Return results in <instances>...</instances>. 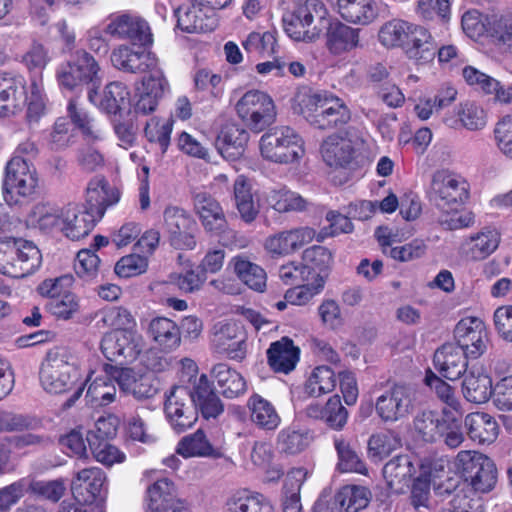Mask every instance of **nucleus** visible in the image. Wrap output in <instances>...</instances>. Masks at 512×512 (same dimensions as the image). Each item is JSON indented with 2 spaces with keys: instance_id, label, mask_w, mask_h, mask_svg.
Wrapping results in <instances>:
<instances>
[{
  "instance_id": "obj_55",
  "label": "nucleus",
  "mask_w": 512,
  "mask_h": 512,
  "mask_svg": "<svg viewBox=\"0 0 512 512\" xmlns=\"http://www.w3.org/2000/svg\"><path fill=\"white\" fill-rule=\"evenodd\" d=\"M108 184L103 178H94L86 189V205H83L89 212H93L97 219H100L107 208Z\"/></svg>"
},
{
  "instance_id": "obj_64",
  "label": "nucleus",
  "mask_w": 512,
  "mask_h": 512,
  "mask_svg": "<svg viewBox=\"0 0 512 512\" xmlns=\"http://www.w3.org/2000/svg\"><path fill=\"white\" fill-rule=\"evenodd\" d=\"M348 420V411L342 405L340 397L334 395L328 399L324 410V423L334 430H341Z\"/></svg>"
},
{
  "instance_id": "obj_43",
  "label": "nucleus",
  "mask_w": 512,
  "mask_h": 512,
  "mask_svg": "<svg viewBox=\"0 0 512 512\" xmlns=\"http://www.w3.org/2000/svg\"><path fill=\"white\" fill-rule=\"evenodd\" d=\"M414 432L422 441L436 442L448 428V422L437 412L425 410L413 420Z\"/></svg>"
},
{
  "instance_id": "obj_33",
  "label": "nucleus",
  "mask_w": 512,
  "mask_h": 512,
  "mask_svg": "<svg viewBox=\"0 0 512 512\" xmlns=\"http://www.w3.org/2000/svg\"><path fill=\"white\" fill-rule=\"evenodd\" d=\"M129 90L120 82L109 83L102 95H99L95 89H90L88 99L100 110L107 114H116L129 103Z\"/></svg>"
},
{
  "instance_id": "obj_56",
  "label": "nucleus",
  "mask_w": 512,
  "mask_h": 512,
  "mask_svg": "<svg viewBox=\"0 0 512 512\" xmlns=\"http://www.w3.org/2000/svg\"><path fill=\"white\" fill-rule=\"evenodd\" d=\"M370 491L362 486H345L336 495V502L344 512H358L370 500Z\"/></svg>"
},
{
  "instance_id": "obj_11",
  "label": "nucleus",
  "mask_w": 512,
  "mask_h": 512,
  "mask_svg": "<svg viewBox=\"0 0 512 512\" xmlns=\"http://www.w3.org/2000/svg\"><path fill=\"white\" fill-rule=\"evenodd\" d=\"M99 65L96 60L84 50L76 51L71 59L60 66L57 79L60 86L72 90L81 83H100Z\"/></svg>"
},
{
  "instance_id": "obj_9",
  "label": "nucleus",
  "mask_w": 512,
  "mask_h": 512,
  "mask_svg": "<svg viewBox=\"0 0 512 512\" xmlns=\"http://www.w3.org/2000/svg\"><path fill=\"white\" fill-rule=\"evenodd\" d=\"M315 16L323 17V5L318 0H306L292 13L284 15V30L295 41L311 42L319 37L321 31L312 26Z\"/></svg>"
},
{
  "instance_id": "obj_47",
  "label": "nucleus",
  "mask_w": 512,
  "mask_h": 512,
  "mask_svg": "<svg viewBox=\"0 0 512 512\" xmlns=\"http://www.w3.org/2000/svg\"><path fill=\"white\" fill-rule=\"evenodd\" d=\"M147 508L184 507L176 496V488L168 478L155 481L146 491Z\"/></svg>"
},
{
  "instance_id": "obj_40",
  "label": "nucleus",
  "mask_w": 512,
  "mask_h": 512,
  "mask_svg": "<svg viewBox=\"0 0 512 512\" xmlns=\"http://www.w3.org/2000/svg\"><path fill=\"white\" fill-rule=\"evenodd\" d=\"M211 375L217 384L219 393L226 398H237L246 391V382L242 375L227 364H216Z\"/></svg>"
},
{
  "instance_id": "obj_28",
  "label": "nucleus",
  "mask_w": 512,
  "mask_h": 512,
  "mask_svg": "<svg viewBox=\"0 0 512 512\" xmlns=\"http://www.w3.org/2000/svg\"><path fill=\"white\" fill-rule=\"evenodd\" d=\"M270 368L277 373L288 374L299 362L300 350L288 337L272 342L266 352Z\"/></svg>"
},
{
  "instance_id": "obj_42",
  "label": "nucleus",
  "mask_w": 512,
  "mask_h": 512,
  "mask_svg": "<svg viewBox=\"0 0 512 512\" xmlns=\"http://www.w3.org/2000/svg\"><path fill=\"white\" fill-rule=\"evenodd\" d=\"M491 378L479 371L470 370L462 381V393L464 398L474 404L486 403L493 397Z\"/></svg>"
},
{
  "instance_id": "obj_31",
  "label": "nucleus",
  "mask_w": 512,
  "mask_h": 512,
  "mask_svg": "<svg viewBox=\"0 0 512 512\" xmlns=\"http://www.w3.org/2000/svg\"><path fill=\"white\" fill-rule=\"evenodd\" d=\"M249 140V133L237 124L225 125L216 138L215 146L223 158L229 161L239 159Z\"/></svg>"
},
{
  "instance_id": "obj_26",
  "label": "nucleus",
  "mask_w": 512,
  "mask_h": 512,
  "mask_svg": "<svg viewBox=\"0 0 512 512\" xmlns=\"http://www.w3.org/2000/svg\"><path fill=\"white\" fill-rule=\"evenodd\" d=\"M461 347L455 343H445L434 353V366L449 380L458 379L467 368V359Z\"/></svg>"
},
{
  "instance_id": "obj_62",
  "label": "nucleus",
  "mask_w": 512,
  "mask_h": 512,
  "mask_svg": "<svg viewBox=\"0 0 512 512\" xmlns=\"http://www.w3.org/2000/svg\"><path fill=\"white\" fill-rule=\"evenodd\" d=\"M458 117L463 127L476 131L486 125V114L482 107L475 102L466 101L458 110Z\"/></svg>"
},
{
  "instance_id": "obj_35",
  "label": "nucleus",
  "mask_w": 512,
  "mask_h": 512,
  "mask_svg": "<svg viewBox=\"0 0 512 512\" xmlns=\"http://www.w3.org/2000/svg\"><path fill=\"white\" fill-rule=\"evenodd\" d=\"M337 12L347 23L369 25L378 17L375 0H336Z\"/></svg>"
},
{
  "instance_id": "obj_39",
  "label": "nucleus",
  "mask_w": 512,
  "mask_h": 512,
  "mask_svg": "<svg viewBox=\"0 0 512 512\" xmlns=\"http://www.w3.org/2000/svg\"><path fill=\"white\" fill-rule=\"evenodd\" d=\"M25 80L10 73L0 74V116L24 103Z\"/></svg>"
},
{
  "instance_id": "obj_5",
  "label": "nucleus",
  "mask_w": 512,
  "mask_h": 512,
  "mask_svg": "<svg viewBox=\"0 0 512 512\" xmlns=\"http://www.w3.org/2000/svg\"><path fill=\"white\" fill-rule=\"evenodd\" d=\"M38 177L35 167L27 159L14 155L6 165L3 196L7 204L14 205L35 194Z\"/></svg>"
},
{
  "instance_id": "obj_6",
  "label": "nucleus",
  "mask_w": 512,
  "mask_h": 512,
  "mask_svg": "<svg viewBox=\"0 0 512 512\" xmlns=\"http://www.w3.org/2000/svg\"><path fill=\"white\" fill-rule=\"evenodd\" d=\"M458 467L461 469L464 481L476 493H488L497 483V468L486 455L463 450L457 454Z\"/></svg>"
},
{
  "instance_id": "obj_51",
  "label": "nucleus",
  "mask_w": 512,
  "mask_h": 512,
  "mask_svg": "<svg viewBox=\"0 0 512 512\" xmlns=\"http://www.w3.org/2000/svg\"><path fill=\"white\" fill-rule=\"evenodd\" d=\"M413 26L400 19L387 21L379 30V41L387 48L403 47L409 39Z\"/></svg>"
},
{
  "instance_id": "obj_27",
  "label": "nucleus",
  "mask_w": 512,
  "mask_h": 512,
  "mask_svg": "<svg viewBox=\"0 0 512 512\" xmlns=\"http://www.w3.org/2000/svg\"><path fill=\"white\" fill-rule=\"evenodd\" d=\"M314 237V229L299 227L269 237L265 242V248L273 254L287 255L310 243Z\"/></svg>"
},
{
  "instance_id": "obj_46",
  "label": "nucleus",
  "mask_w": 512,
  "mask_h": 512,
  "mask_svg": "<svg viewBox=\"0 0 512 512\" xmlns=\"http://www.w3.org/2000/svg\"><path fill=\"white\" fill-rule=\"evenodd\" d=\"M230 265L233 267L237 277L250 289L257 292L264 291L267 276L262 267L242 255L233 257Z\"/></svg>"
},
{
  "instance_id": "obj_41",
  "label": "nucleus",
  "mask_w": 512,
  "mask_h": 512,
  "mask_svg": "<svg viewBox=\"0 0 512 512\" xmlns=\"http://www.w3.org/2000/svg\"><path fill=\"white\" fill-rule=\"evenodd\" d=\"M251 421L260 429L275 430L281 418L274 405L259 394L250 396L247 402Z\"/></svg>"
},
{
  "instance_id": "obj_49",
  "label": "nucleus",
  "mask_w": 512,
  "mask_h": 512,
  "mask_svg": "<svg viewBox=\"0 0 512 512\" xmlns=\"http://www.w3.org/2000/svg\"><path fill=\"white\" fill-rule=\"evenodd\" d=\"M307 474L304 468H293L287 473L283 487V512H301L300 489Z\"/></svg>"
},
{
  "instance_id": "obj_34",
  "label": "nucleus",
  "mask_w": 512,
  "mask_h": 512,
  "mask_svg": "<svg viewBox=\"0 0 512 512\" xmlns=\"http://www.w3.org/2000/svg\"><path fill=\"white\" fill-rule=\"evenodd\" d=\"M500 234L495 228L484 227L466 238L461 249L472 260H482L491 255L499 246Z\"/></svg>"
},
{
  "instance_id": "obj_25",
  "label": "nucleus",
  "mask_w": 512,
  "mask_h": 512,
  "mask_svg": "<svg viewBox=\"0 0 512 512\" xmlns=\"http://www.w3.org/2000/svg\"><path fill=\"white\" fill-rule=\"evenodd\" d=\"M360 30L342 22L331 23L325 34V46L333 56H342L361 47Z\"/></svg>"
},
{
  "instance_id": "obj_58",
  "label": "nucleus",
  "mask_w": 512,
  "mask_h": 512,
  "mask_svg": "<svg viewBox=\"0 0 512 512\" xmlns=\"http://www.w3.org/2000/svg\"><path fill=\"white\" fill-rule=\"evenodd\" d=\"M399 445V439L390 432L374 434L368 440V456L375 462L381 461Z\"/></svg>"
},
{
  "instance_id": "obj_59",
  "label": "nucleus",
  "mask_w": 512,
  "mask_h": 512,
  "mask_svg": "<svg viewBox=\"0 0 512 512\" xmlns=\"http://www.w3.org/2000/svg\"><path fill=\"white\" fill-rule=\"evenodd\" d=\"M68 115L72 123L81 130V132L91 139H100L101 131L97 127L94 119L81 107L75 100H70L67 107Z\"/></svg>"
},
{
  "instance_id": "obj_29",
  "label": "nucleus",
  "mask_w": 512,
  "mask_h": 512,
  "mask_svg": "<svg viewBox=\"0 0 512 512\" xmlns=\"http://www.w3.org/2000/svg\"><path fill=\"white\" fill-rule=\"evenodd\" d=\"M193 406L205 419L216 418L224 410L206 375H201L190 389Z\"/></svg>"
},
{
  "instance_id": "obj_10",
  "label": "nucleus",
  "mask_w": 512,
  "mask_h": 512,
  "mask_svg": "<svg viewBox=\"0 0 512 512\" xmlns=\"http://www.w3.org/2000/svg\"><path fill=\"white\" fill-rule=\"evenodd\" d=\"M144 348L143 337L132 329L113 330L106 333L101 340L104 356L115 362H133Z\"/></svg>"
},
{
  "instance_id": "obj_23",
  "label": "nucleus",
  "mask_w": 512,
  "mask_h": 512,
  "mask_svg": "<svg viewBox=\"0 0 512 512\" xmlns=\"http://www.w3.org/2000/svg\"><path fill=\"white\" fill-rule=\"evenodd\" d=\"M193 204L196 214L206 231L219 234L225 230L227 221L219 202L205 191L193 193Z\"/></svg>"
},
{
  "instance_id": "obj_13",
  "label": "nucleus",
  "mask_w": 512,
  "mask_h": 512,
  "mask_svg": "<svg viewBox=\"0 0 512 512\" xmlns=\"http://www.w3.org/2000/svg\"><path fill=\"white\" fill-rule=\"evenodd\" d=\"M164 412L173 430L184 432L197 421V408L193 406L190 388L176 386L167 397Z\"/></svg>"
},
{
  "instance_id": "obj_19",
  "label": "nucleus",
  "mask_w": 512,
  "mask_h": 512,
  "mask_svg": "<svg viewBox=\"0 0 512 512\" xmlns=\"http://www.w3.org/2000/svg\"><path fill=\"white\" fill-rule=\"evenodd\" d=\"M96 428L97 432L90 431L86 436L90 451L95 460L105 466L122 463L125 459V454L106 439L115 434V426H112L107 419L101 418L96 422Z\"/></svg>"
},
{
  "instance_id": "obj_38",
  "label": "nucleus",
  "mask_w": 512,
  "mask_h": 512,
  "mask_svg": "<svg viewBox=\"0 0 512 512\" xmlns=\"http://www.w3.org/2000/svg\"><path fill=\"white\" fill-rule=\"evenodd\" d=\"M233 198L241 220L247 224L254 222L259 214V205L254 201L252 185L244 175L237 176L234 181Z\"/></svg>"
},
{
  "instance_id": "obj_21",
  "label": "nucleus",
  "mask_w": 512,
  "mask_h": 512,
  "mask_svg": "<svg viewBox=\"0 0 512 512\" xmlns=\"http://www.w3.org/2000/svg\"><path fill=\"white\" fill-rule=\"evenodd\" d=\"M105 32L111 36L128 40L134 45L145 46L152 43V34L148 23L134 15L123 14L115 17L106 26Z\"/></svg>"
},
{
  "instance_id": "obj_57",
  "label": "nucleus",
  "mask_w": 512,
  "mask_h": 512,
  "mask_svg": "<svg viewBox=\"0 0 512 512\" xmlns=\"http://www.w3.org/2000/svg\"><path fill=\"white\" fill-rule=\"evenodd\" d=\"M489 33L501 53L512 55V12L491 22Z\"/></svg>"
},
{
  "instance_id": "obj_63",
  "label": "nucleus",
  "mask_w": 512,
  "mask_h": 512,
  "mask_svg": "<svg viewBox=\"0 0 512 512\" xmlns=\"http://www.w3.org/2000/svg\"><path fill=\"white\" fill-rule=\"evenodd\" d=\"M242 45L249 53L270 55L276 52V38L272 32H251L242 42Z\"/></svg>"
},
{
  "instance_id": "obj_52",
  "label": "nucleus",
  "mask_w": 512,
  "mask_h": 512,
  "mask_svg": "<svg viewBox=\"0 0 512 512\" xmlns=\"http://www.w3.org/2000/svg\"><path fill=\"white\" fill-rule=\"evenodd\" d=\"M336 387V374L328 366H318L305 382V393L310 397H320L330 393Z\"/></svg>"
},
{
  "instance_id": "obj_8",
  "label": "nucleus",
  "mask_w": 512,
  "mask_h": 512,
  "mask_svg": "<svg viewBox=\"0 0 512 512\" xmlns=\"http://www.w3.org/2000/svg\"><path fill=\"white\" fill-rule=\"evenodd\" d=\"M415 404V389L408 384L395 383L376 399L375 410L383 421L396 422L411 414Z\"/></svg>"
},
{
  "instance_id": "obj_24",
  "label": "nucleus",
  "mask_w": 512,
  "mask_h": 512,
  "mask_svg": "<svg viewBox=\"0 0 512 512\" xmlns=\"http://www.w3.org/2000/svg\"><path fill=\"white\" fill-rule=\"evenodd\" d=\"M105 480L104 472L98 467L78 471L71 483L74 499L79 504H92L100 495Z\"/></svg>"
},
{
  "instance_id": "obj_3",
  "label": "nucleus",
  "mask_w": 512,
  "mask_h": 512,
  "mask_svg": "<svg viewBox=\"0 0 512 512\" xmlns=\"http://www.w3.org/2000/svg\"><path fill=\"white\" fill-rule=\"evenodd\" d=\"M261 155L274 163L291 164L305 154L302 137L291 127H275L260 138Z\"/></svg>"
},
{
  "instance_id": "obj_7",
  "label": "nucleus",
  "mask_w": 512,
  "mask_h": 512,
  "mask_svg": "<svg viewBox=\"0 0 512 512\" xmlns=\"http://www.w3.org/2000/svg\"><path fill=\"white\" fill-rule=\"evenodd\" d=\"M236 111L245 125L257 133L271 125L276 118L273 99L259 90L247 91L238 100Z\"/></svg>"
},
{
  "instance_id": "obj_20",
  "label": "nucleus",
  "mask_w": 512,
  "mask_h": 512,
  "mask_svg": "<svg viewBox=\"0 0 512 512\" xmlns=\"http://www.w3.org/2000/svg\"><path fill=\"white\" fill-rule=\"evenodd\" d=\"M351 119V113L343 100L325 97L312 113L306 115L311 126L320 130L340 128Z\"/></svg>"
},
{
  "instance_id": "obj_48",
  "label": "nucleus",
  "mask_w": 512,
  "mask_h": 512,
  "mask_svg": "<svg viewBox=\"0 0 512 512\" xmlns=\"http://www.w3.org/2000/svg\"><path fill=\"white\" fill-rule=\"evenodd\" d=\"M413 465L407 455H399L388 461L383 468V476L387 485L395 490L400 491L407 486L413 475Z\"/></svg>"
},
{
  "instance_id": "obj_37",
  "label": "nucleus",
  "mask_w": 512,
  "mask_h": 512,
  "mask_svg": "<svg viewBox=\"0 0 512 512\" xmlns=\"http://www.w3.org/2000/svg\"><path fill=\"white\" fill-rule=\"evenodd\" d=\"M465 427L470 439L479 444L494 442L499 431L495 418L484 412L468 414L465 417Z\"/></svg>"
},
{
  "instance_id": "obj_12",
  "label": "nucleus",
  "mask_w": 512,
  "mask_h": 512,
  "mask_svg": "<svg viewBox=\"0 0 512 512\" xmlns=\"http://www.w3.org/2000/svg\"><path fill=\"white\" fill-rule=\"evenodd\" d=\"M211 347L216 353L230 359H244L246 337L243 327L234 320H222L215 323L211 331Z\"/></svg>"
},
{
  "instance_id": "obj_15",
  "label": "nucleus",
  "mask_w": 512,
  "mask_h": 512,
  "mask_svg": "<svg viewBox=\"0 0 512 512\" xmlns=\"http://www.w3.org/2000/svg\"><path fill=\"white\" fill-rule=\"evenodd\" d=\"M456 345L461 347L466 357L477 359L487 349L488 333L484 322L477 317L461 319L455 329Z\"/></svg>"
},
{
  "instance_id": "obj_17",
  "label": "nucleus",
  "mask_w": 512,
  "mask_h": 512,
  "mask_svg": "<svg viewBox=\"0 0 512 512\" xmlns=\"http://www.w3.org/2000/svg\"><path fill=\"white\" fill-rule=\"evenodd\" d=\"M12 261L1 265L0 272L12 278H24L34 273L42 263L38 247L31 241L14 240Z\"/></svg>"
},
{
  "instance_id": "obj_60",
  "label": "nucleus",
  "mask_w": 512,
  "mask_h": 512,
  "mask_svg": "<svg viewBox=\"0 0 512 512\" xmlns=\"http://www.w3.org/2000/svg\"><path fill=\"white\" fill-rule=\"evenodd\" d=\"M48 311L57 319L69 320L79 312V298L71 291L61 294L59 298L49 300Z\"/></svg>"
},
{
  "instance_id": "obj_30",
  "label": "nucleus",
  "mask_w": 512,
  "mask_h": 512,
  "mask_svg": "<svg viewBox=\"0 0 512 512\" xmlns=\"http://www.w3.org/2000/svg\"><path fill=\"white\" fill-rule=\"evenodd\" d=\"M169 89V84L163 72L142 79V88L139 89V98L134 105L136 114L147 115L153 112L159 99Z\"/></svg>"
},
{
  "instance_id": "obj_53",
  "label": "nucleus",
  "mask_w": 512,
  "mask_h": 512,
  "mask_svg": "<svg viewBox=\"0 0 512 512\" xmlns=\"http://www.w3.org/2000/svg\"><path fill=\"white\" fill-rule=\"evenodd\" d=\"M334 446L338 455L337 469L340 472H355L366 475L367 468L350 442L342 437L335 438Z\"/></svg>"
},
{
  "instance_id": "obj_2",
  "label": "nucleus",
  "mask_w": 512,
  "mask_h": 512,
  "mask_svg": "<svg viewBox=\"0 0 512 512\" xmlns=\"http://www.w3.org/2000/svg\"><path fill=\"white\" fill-rule=\"evenodd\" d=\"M80 379L77 359L67 349L56 347L48 351L40 369V383L51 394H62Z\"/></svg>"
},
{
  "instance_id": "obj_1",
  "label": "nucleus",
  "mask_w": 512,
  "mask_h": 512,
  "mask_svg": "<svg viewBox=\"0 0 512 512\" xmlns=\"http://www.w3.org/2000/svg\"><path fill=\"white\" fill-rule=\"evenodd\" d=\"M97 218L83 205L69 203L64 207L38 204L29 216V222L45 232H61L76 241L93 230Z\"/></svg>"
},
{
  "instance_id": "obj_32",
  "label": "nucleus",
  "mask_w": 512,
  "mask_h": 512,
  "mask_svg": "<svg viewBox=\"0 0 512 512\" xmlns=\"http://www.w3.org/2000/svg\"><path fill=\"white\" fill-rule=\"evenodd\" d=\"M147 334L162 352H172L181 344L179 326L166 317L153 318L149 323Z\"/></svg>"
},
{
  "instance_id": "obj_45",
  "label": "nucleus",
  "mask_w": 512,
  "mask_h": 512,
  "mask_svg": "<svg viewBox=\"0 0 512 512\" xmlns=\"http://www.w3.org/2000/svg\"><path fill=\"white\" fill-rule=\"evenodd\" d=\"M176 452L185 458H220L222 456L221 450L210 443L202 429H198L196 432L184 436L178 442Z\"/></svg>"
},
{
  "instance_id": "obj_16",
  "label": "nucleus",
  "mask_w": 512,
  "mask_h": 512,
  "mask_svg": "<svg viewBox=\"0 0 512 512\" xmlns=\"http://www.w3.org/2000/svg\"><path fill=\"white\" fill-rule=\"evenodd\" d=\"M164 230L168 234L170 244L176 249H194L196 240L192 234L194 220L182 208L169 206L164 210Z\"/></svg>"
},
{
  "instance_id": "obj_4",
  "label": "nucleus",
  "mask_w": 512,
  "mask_h": 512,
  "mask_svg": "<svg viewBox=\"0 0 512 512\" xmlns=\"http://www.w3.org/2000/svg\"><path fill=\"white\" fill-rule=\"evenodd\" d=\"M469 183L449 170L436 171L431 179L429 197L441 210L458 211L469 198Z\"/></svg>"
},
{
  "instance_id": "obj_14",
  "label": "nucleus",
  "mask_w": 512,
  "mask_h": 512,
  "mask_svg": "<svg viewBox=\"0 0 512 512\" xmlns=\"http://www.w3.org/2000/svg\"><path fill=\"white\" fill-rule=\"evenodd\" d=\"M112 376L123 393L137 400L150 399L158 393L159 381L153 373L115 367L112 368Z\"/></svg>"
},
{
  "instance_id": "obj_18",
  "label": "nucleus",
  "mask_w": 512,
  "mask_h": 512,
  "mask_svg": "<svg viewBox=\"0 0 512 512\" xmlns=\"http://www.w3.org/2000/svg\"><path fill=\"white\" fill-rule=\"evenodd\" d=\"M111 61L115 68L129 73H149V76H154L157 72H163L157 57L141 48L135 50L121 45L112 52Z\"/></svg>"
},
{
  "instance_id": "obj_44",
  "label": "nucleus",
  "mask_w": 512,
  "mask_h": 512,
  "mask_svg": "<svg viewBox=\"0 0 512 512\" xmlns=\"http://www.w3.org/2000/svg\"><path fill=\"white\" fill-rule=\"evenodd\" d=\"M406 53L409 58L429 62L436 56V43L430 32L421 26H413L406 42Z\"/></svg>"
},
{
  "instance_id": "obj_50",
  "label": "nucleus",
  "mask_w": 512,
  "mask_h": 512,
  "mask_svg": "<svg viewBox=\"0 0 512 512\" xmlns=\"http://www.w3.org/2000/svg\"><path fill=\"white\" fill-rule=\"evenodd\" d=\"M112 373L96 377L88 386L86 398L94 407H104L116 399L117 389Z\"/></svg>"
},
{
  "instance_id": "obj_61",
  "label": "nucleus",
  "mask_w": 512,
  "mask_h": 512,
  "mask_svg": "<svg viewBox=\"0 0 512 512\" xmlns=\"http://www.w3.org/2000/svg\"><path fill=\"white\" fill-rule=\"evenodd\" d=\"M98 323H102L104 327H113L115 330L131 329L135 324V320L131 313L123 307L112 306L103 309L100 314Z\"/></svg>"
},
{
  "instance_id": "obj_22",
  "label": "nucleus",
  "mask_w": 512,
  "mask_h": 512,
  "mask_svg": "<svg viewBox=\"0 0 512 512\" xmlns=\"http://www.w3.org/2000/svg\"><path fill=\"white\" fill-rule=\"evenodd\" d=\"M177 26L187 33L213 31L218 24L216 12L193 1L191 6H180L174 9Z\"/></svg>"
},
{
  "instance_id": "obj_54",
  "label": "nucleus",
  "mask_w": 512,
  "mask_h": 512,
  "mask_svg": "<svg viewBox=\"0 0 512 512\" xmlns=\"http://www.w3.org/2000/svg\"><path fill=\"white\" fill-rule=\"evenodd\" d=\"M272 507L260 495H252L246 491L233 494L226 503V512H271Z\"/></svg>"
},
{
  "instance_id": "obj_36",
  "label": "nucleus",
  "mask_w": 512,
  "mask_h": 512,
  "mask_svg": "<svg viewBox=\"0 0 512 512\" xmlns=\"http://www.w3.org/2000/svg\"><path fill=\"white\" fill-rule=\"evenodd\" d=\"M323 160L330 167H346L354 158L352 141L339 135H330L322 143Z\"/></svg>"
}]
</instances>
